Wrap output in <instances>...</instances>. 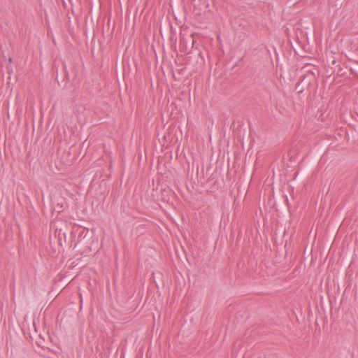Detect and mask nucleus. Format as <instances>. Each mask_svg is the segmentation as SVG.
Here are the masks:
<instances>
[{
    "instance_id": "f257e3e1",
    "label": "nucleus",
    "mask_w": 358,
    "mask_h": 358,
    "mask_svg": "<svg viewBox=\"0 0 358 358\" xmlns=\"http://www.w3.org/2000/svg\"><path fill=\"white\" fill-rule=\"evenodd\" d=\"M8 62H9V63H10L12 62V58L11 57L8 58Z\"/></svg>"
}]
</instances>
